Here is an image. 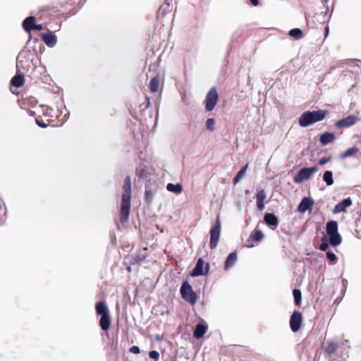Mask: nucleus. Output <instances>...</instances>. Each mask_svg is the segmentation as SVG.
Instances as JSON below:
<instances>
[{
  "label": "nucleus",
  "mask_w": 361,
  "mask_h": 361,
  "mask_svg": "<svg viewBox=\"0 0 361 361\" xmlns=\"http://www.w3.org/2000/svg\"><path fill=\"white\" fill-rule=\"evenodd\" d=\"M123 190V193L122 195L121 206V220L126 221L129 217L130 209L131 180L129 176H127L125 179Z\"/></svg>",
  "instance_id": "1"
},
{
  "label": "nucleus",
  "mask_w": 361,
  "mask_h": 361,
  "mask_svg": "<svg viewBox=\"0 0 361 361\" xmlns=\"http://www.w3.org/2000/svg\"><path fill=\"white\" fill-rule=\"evenodd\" d=\"M327 111L324 110L307 111L300 116L298 119V123L301 127H307L316 122L324 120Z\"/></svg>",
  "instance_id": "2"
},
{
  "label": "nucleus",
  "mask_w": 361,
  "mask_h": 361,
  "mask_svg": "<svg viewBox=\"0 0 361 361\" xmlns=\"http://www.w3.org/2000/svg\"><path fill=\"white\" fill-rule=\"evenodd\" d=\"M97 314L101 315L99 325L102 330L106 331L111 325L109 311L104 302H99L96 305Z\"/></svg>",
  "instance_id": "3"
},
{
  "label": "nucleus",
  "mask_w": 361,
  "mask_h": 361,
  "mask_svg": "<svg viewBox=\"0 0 361 361\" xmlns=\"http://www.w3.org/2000/svg\"><path fill=\"white\" fill-rule=\"evenodd\" d=\"M326 232L329 236L330 244L333 246H337L341 244L342 238L338 231V223L335 221H331L326 224Z\"/></svg>",
  "instance_id": "4"
},
{
  "label": "nucleus",
  "mask_w": 361,
  "mask_h": 361,
  "mask_svg": "<svg viewBox=\"0 0 361 361\" xmlns=\"http://www.w3.org/2000/svg\"><path fill=\"white\" fill-rule=\"evenodd\" d=\"M319 170L317 166L305 167L301 169L298 173L294 176L293 181L295 183H301L309 180L314 173Z\"/></svg>",
  "instance_id": "5"
},
{
  "label": "nucleus",
  "mask_w": 361,
  "mask_h": 361,
  "mask_svg": "<svg viewBox=\"0 0 361 361\" xmlns=\"http://www.w3.org/2000/svg\"><path fill=\"white\" fill-rule=\"evenodd\" d=\"M26 105L28 106L27 109V114L30 116H34L35 118L36 117L41 118L42 114H45V111L47 110V108L42 106V105H37L36 101L35 99H29Z\"/></svg>",
  "instance_id": "6"
},
{
  "label": "nucleus",
  "mask_w": 361,
  "mask_h": 361,
  "mask_svg": "<svg viewBox=\"0 0 361 361\" xmlns=\"http://www.w3.org/2000/svg\"><path fill=\"white\" fill-rule=\"evenodd\" d=\"M180 293L183 298L191 305L195 304L197 296L192 290L191 286L188 282H184L180 288Z\"/></svg>",
  "instance_id": "7"
},
{
  "label": "nucleus",
  "mask_w": 361,
  "mask_h": 361,
  "mask_svg": "<svg viewBox=\"0 0 361 361\" xmlns=\"http://www.w3.org/2000/svg\"><path fill=\"white\" fill-rule=\"evenodd\" d=\"M221 233V221L219 218L216 219V224L210 230V243L209 246L214 249L219 243Z\"/></svg>",
  "instance_id": "8"
},
{
  "label": "nucleus",
  "mask_w": 361,
  "mask_h": 361,
  "mask_svg": "<svg viewBox=\"0 0 361 361\" xmlns=\"http://www.w3.org/2000/svg\"><path fill=\"white\" fill-rule=\"evenodd\" d=\"M218 101V93L216 88H212L207 94L204 101L205 109L208 111H212Z\"/></svg>",
  "instance_id": "9"
},
{
  "label": "nucleus",
  "mask_w": 361,
  "mask_h": 361,
  "mask_svg": "<svg viewBox=\"0 0 361 361\" xmlns=\"http://www.w3.org/2000/svg\"><path fill=\"white\" fill-rule=\"evenodd\" d=\"M42 29L43 26L42 25L35 23V17L30 16L24 20V30L26 32L30 33L32 30H42Z\"/></svg>",
  "instance_id": "10"
},
{
  "label": "nucleus",
  "mask_w": 361,
  "mask_h": 361,
  "mask_svg": "<svg viewBox=\"0 0 361 361\" xmlns=\"http://www.w3.org/2000/svg\"><path fill=\"white\" fill-rule=\"evenodd\" d=\"M302 314L300 312H294L290 320V326L293 332H297L301 326Z\"/></svg>",
  "instance_id": "11"
},
{
  "label": "nucleus",
  "mask_w": 361,
  "mask_h": 361,
  "mask_svg": "<svg viewBox=\"0 0 361 361\" xmlns=\"http://www.w3.org/2000/svg\"><path fill=\"white\" fill-rule=\"evenodd\" d=\"M208 270L209 265L207 264L204 269V261L202 259H199L191 275L192 276H203L207 274Z\"/></svg>",
  "instance_id": "12"
},
{
  "label": "nucleus",
  "mask_w": 361,
  "mask_h": 361,
  "mask_svg": "<svg viewBox=\"0 0 361 361\" xmlns=\"http://www.w3.org/2000/svg\"><path fill=\"white\" fill-rule=\"evenodd\" d=\"M23 85V74L19 73V70H18L17 74L11 79V91L13 94H18V92L16 91V88L20 87Z\"/></svg>",
  "instance_id": "13"
},
{
  "label": "nucleus",
  "mask_w": 361,
  "mask_h": 361,
  "mask_svg": "<svg viewBox=\"0 0 361 361\" xmlns=\"http://www.w3.org/2000/svg\"><path fill=\"white\" fill-rule=\"evenodd\" d=\"M314 205V201L310 197H304L298 205V210L301 213L310 211Z\"/></svg>",
  "instance_id": "14"
},
{
  "label": "nucleus",
  "mask_w": 361,
  "mask_h": 361,
  "mask_svg": "<svg viewBox=\"0 0 361 361\" xmlns=\"http://www.w3.org/2000/svg\"><path fill=\"white\" fill-rule=\"evenodd\" d=\"M357 121V117L355 116H349L345 117L336 123L338 128H348L354 125Z\"/></svg>",
  "instance_id": "15"
},
{
  "label": "nucleus",
  "mask_w": 361,
  "mask_h": 361,
  "mask_svg": "<svg viewBox=\"0 0 361 361\" xmlns=\"http://www.w3.org/2000/svg\"><path fill=\"white\" fill-rule=\"evenodd\" d=\"M264 238L263 233L259 230H255L254 233L250 236V239H248L246 241L245 246L247 247H252L255 245L253 243L254 241L259 242L261 241Z\"/></svg>",
  "instance_id": "16"
},
{
  "label": "nucleus",
  "mask_w": 361,
  "mask_h": 361,
  "mask_svg": "<svg viewBox=\"0 0 361 361\" xmlns=\"http://www.w3.org/2000/svg\"><path fill=\"white\" fill-rule=\"evenodd\" d=\"M352 204V200L350 197L343 200L341 202L338 203L334 209V212L336 214L345 212V209Z\"/></svg>",
  "instance_id": "17"
},
{
  "label": "nucleus",
  "mask_w": 361,
  "mask_h": 361,
  "mask_svg": "<svg viewBox=\"0 0 361 361\" xmlns=\"http://www.w3.org/2000/svg\"><path fill=\"white\" fill-rule=\"evenodd\" d=\"M264 220L267 225L272 227V229H275L279 224L278 219L274 214L267 213Z\"/></svg>",
  "instance_id": "18"
},
{
  "label": "nucleus",
  "mask_w": 361,
  "mask_h": 361,
  "mask_svg": "<svg viewBox=\"0 0 361 361\" xmlns=\"http://www.w3.org/2000/svg\"><path fill=\"white\" fill-rule=\"evenodd\" d=\"M267 197V194L265 191L262 189L259 190L257 191L256 198H257V207L259 210L262 211L264 209V201Z\"/></svg>",
  "instance_id": "19"
},
{
  "label": "nucleus",
  "mask_w": 361,
  "mask_h": 361,
  "mask_svg": "<svg viewBox=\"0 0 361 361\" xmlns=\"http://www.w3.org/2000/svg\"><path fill=\"white\" fill-rule=\"evenodd\" d=\"M43 40L48 47H54L56 44L57 37L51 32L44 33L43 35Z\"/></svg>",
  "instance_id": "20"
},
{
  "label": "nucleus",
  "mask_w": 361,
  "mask_h": 361,
  "mask_svg": "<svg viewBox=\"0 0 361 361\" xmlns=\"http://www.w3.org/2000/svg\"><path fill=\"white\" fill-rule=\"evenodd\" d=\"M207 325L206 324L200 323L196 325L194 331V336L196 338H202L207 330Z\"/></svg>",
  "instance_id": "21"
},
{
  "label": "nucleus",
  "mask_w": 361,
  "mask_h": 361,
  "mask_svg": "<svg viewBox=\"0 0 361 361\" xmlns=\"http://www.w3.org/2000/svg\"><path fill=\"white\" fill-rule=\"evenodd\" d=\"M336 139V136L331 133H325L320 137V142L323 145H326L333 142Z\"/></svg>",
  "instance_id": "22"
},
{
  "label": "nucleus",
  "mask_w": 361,
  "mask_h": 361,
  "mask_svg": "<svg viewBox=\"0 0 361 361\" xmlns=\"http://www.w3.org/2000/svg\"><path fill=\"white\" fill-rule=\"evenodd\" d=\"M236 260H237V255H236V253H235V252L231 253L228 256V257H227V259H226V260L225 262L224 269L226 270H228L230 268H231L235 264Z\"/></svg>",
  "instance_id": "23"
},
{
  "label": "nucleus",
  "mask_w": 361,
  "mask_h": 361,
  "mask_svg": "<svg viewBox=\"0 0 361 361\" xmlns=\"http://www.w3.org/2000/svg\"><path fill=\"white\" fill-rule=\"evenodd\" d=\"M160 79L158 75L154 77L149 82V88L151 92H157L159 90Z\"/></svg>",
  "instance_id": "24"
},
{
  "label": "nucleus",
  "mask_w": 361,
  "mask_h": 361,
  "mask_svg": "<svg viewBox=\"0 0 361 361\" xmlns=\"http://www.w3.org/2000/svg\"><path fill=\"white\" fill-rule=\"evenodd\" d=\"M166 189L169 192H174L176 194H180L183 191V188L180 184L174 185L173 183H169L166 185Z\"/></svg>",
  "instance_id": "25"
},
{
  "label": "nucleus",
  "mask_w": 361,
  "mask_h": 361,
  "mask_svg": "<svg viewBox=\"0 0 361 361\" xmlns=\"http://www.w3.org/2000/svg\"><path fill=\"white\" fill-rule=\"evenodd\" d=\"M359 152V149L356 147H350L345 150L343 153L340 155L341 159H345L347 157H351Z\"/></svg>",
  "instance_id": "26"
},
{
  "label": "nucleus",
  "mask_w": 361,
  "mask_h": 361,
  "mask_svg": "<svg viewBox=\"0 0 361 361\" xmlns=\"http://www.w3.org/2000/svg\"><path fill=\"white\" fill-rule=\"evenodd\" d=\"M247 168H248V165L246 164L238 171V174L234 178V180H233L234 184H236L237 183H238L241 179H243L245 177Z\"/></svg>",
  "instance_id": "27"
},
{
  "label": "nucleus",
  "mask_w": 361,
  "mask_h": 361,
  "mask_svg": "<svg viewBox=\"0 0 361 361\" xmlns=\"http://www.w3.org/2000/svg\"><path fill=\"white\" fill-rule=\"evenodd\" d=\"M323 180L327 185H332L334 184L333 173L330 171H325L323 176Z\"/></svg>",
  "instance_id": "28"
},
{
  "label": "nucleus",
  "mask_w": 361,
  "mask_h": 361,
  "mask_svg": "<svg viewBox=\"0 0 361 361\" xmlns=\"http://www.w3.org/2000/svg\"><path fill=\"white\" fill-rule=\"evenodd\" d=\"M289 35L295 39H300L303 37V33L299 28H294L290 30L289 31Z\"/></svg>",
  "instance_id": "29"
},
{
  "label": "nucleus",
  "mask_w": 361,
  "mask_h": 361,
  "mask_svg": "<svg viewBox=\"0 0 361 361\" xmlns=\"http://www.w3.org/2000/svg\"><path fill=\"white\" fill-rule=\"evenodd\" d=\"M205 125L207 130L213 132L215 130L216 121L212 118H208L205 122Z\"/></svg>",
  "instance_id": "30"
},
{
  "label": "nucleus",
  "mask_w": 361,
  "mask_h": 361,
  "mask_svg": "<svg viewBox=\"0 0 361 361\" xmlns=\"http://www.w3.org/2000/svg\"><path fill=\"white\" fill-rule=\"evenodd\" d=\"M154 193L150 189H146L145 192V200L147 204H150L154 199Z\"/></svg>",
  "instance_id": "31"
},
{
  "label": "nucleus",
  "mask_w": 361,
  "mask_h": 361,
  "mask_svg": "<svg viewBox=\"0 0 361 361\" xmlns=\"http://www.w3.org/2000/svg\"><path fill=\"white\" fill-rule=\"evenodd\" d=\"M293 296L295 300V303L296 305H300L302 300L301 292L298 289H294L293 290Z\"/></svg>",
  "instance_id": "32"
},
{
  "label": "nucleus",
  "mask_w": 361,
  "mask_h": 361,
  "mask_svg": "<svg viewBox=\"0 0 361 361\" xmlns=\"http://www.w3.org/2000/svg\"><path fill=\"white\" fill-rule=\"evenodd\" d=\"M6 209L4 204L0 202V225L4 222V216L6 215Z\"/></svg>",
  "instance_id": "33"
},
{
  "label": "nucleus",
  "mask_w": 361,
  "mask_h": 361,
  "mask_svg": "<svg viewBox=\"0 0 361 361\" xmlns=\"http://www.w3.org/2000/svg\"><path fill=\"white\" fill-rule=\"evenodd\" d=\"M149 355L151 359L154 360H158L159 358V353L156 350L150 351Z\"/></svg>",
  "instance_id": "34"
},
{
  "label": "nucleus",
  "mask_w": 361,
  "mask_h": 361,
  "mask_svg": "<svg viewBox=\"0 0 361 361\" xmlns=\"http://www.w3.org/2000/svg\"><path fill=\"white\" fill-rule=\"evenodd\" d=\"M326 257L331 262H334L337 259L336 255L334 253L329 251L326 252Z\"/></svg>",
  "instance_id": "35"
},
{
  "label": "nucleus",
  "mask_w": 361,
  "mask_h": 361,
  "mask_svg": "<svg viewBox=\"0 0 361 361\" xmlns=\"http://www.w3.org/2000/svg\"><path fill=\"white\" fill-rule=\"evenodd\" d=\"M336 348V344L334 343H328V347H327V350L329 353H332L334 352Z\"/></svg>",
  "instance_id": "36"
},
{
  "label": "nucleus",
  "mask_w": 361,
  "mask_h": 361,
  "mask_svg": "<svg viewBox=\"0 0 361 361\" xmlns=\"http://www.w3.org/2000/svg\"><path fill=\"white\" fill-rule=\"evenodd\" d=\"M35 122H36V123H37L39 126H40V127H42V128H46V127L47 126V123H45L44 122H43L42 121H41V120H40V118H39V117H36V118H35Z\"/></svg>",
  "instance_id": "37"
},
{
  "label": "nucleus",
  "mask_w": 361,
  "mask_h": 361,
  "mask_svg": "<svg viewBox=\"0 0 361 361\" xmlns=\"http://www.w3.org/2000/svg\"><path fill=\"white\" fill-rule=\"evenodd\" d=\"M130 352L132 353H134V354H138V353H140V350L139 347H137V346H132L130 348Z\"/></svg>",
  "instance_id": "38"
},
{
  "label": "nucleus",
  "mask_w": 361,
  "mask_h": 361,
  "mask_svg": "<svg viewBox=\"0 0 361 361\" xmlns=\"http://www.w3.org/2000/svg\"><path fill=\"white\" fill-rule=\"evenodd\" d=\"M328 247H329V245L326 243H322L320 245V250L322 251H325L326 250L328 249Z\"/></svg>",
  "instance_id": "39"
},
{
  "label": "nucleus",
  "mask_w": 361,
  "mask_h": 361,
  "mask_svg": "<svg viewBox=\"0 0 361 361\" xmlns=\"http://www.w3.org/2000/svg\"><path fill=\"white\" fill-rule=\"evenodd\" d=\"M329 159L326 158V157H323L322 159H321L319 161V164L320 165H324L326 164L328 161H329Z\"/></svg>",
  "instance_id": "40"
},
{
  "label": "nucleus",
  "mask_w": 361,
  "mask_h": 361,
  "mask_svg": "<svg viewBox=\"0 0 361 361\" xmlns=\"http://www.w3.org/2000/svg\"><path fill=\"white\" fill-rule=\"evenodd\" d=\"M20 53L18 54V55L17 56V59H16V67H17V68H19L20 63H21V61H20Z\"/></svg>",
  "instance_id": "41"
},
{
  "label": "nucleus",
  "mask_w": 361,
  "mask_h": 361,
  "mask_svg": "<svg viewBox=\"0 0 361 361\" xmlns=\"http://www.w3.org/2000/svg\"><path fill=\"white\" fill-rule=\"evenodd\" d=\"M251 3L255 6H257L259 4L258 0H251Z\"/></svg>",
  "instance_id": "42"
},
{
  "label": "nucleus",
  "mask_w": 361,
  "mask_h": 361,
  "mask_svg": "<svg viewBox=\"0 0 361 361\" xmlns=\"http://www.w3.org/2000/svg\"><path fill=\"white\" fill-rule=\"evenodd\" d=\"M145 258V256H142V257H139L138 261L143 260Z\"/></svg>",
  "instance_id": "43"
},
{
  "label": "nucleus",
  "mask_w": 361,
  "mask_h": 361,
  "mask_svg": "<svg viewBox=\"0 0 361 361\" xmlns=\"http://www.w3.org/2000/svg\"><path fill=\"white\" fill-rule=\"evenodd\" d=\"M127 269H128V272H130V271H131V268H130V267H128Z\"/></svg>",
  "instance_id": "44"
},
{
  "label": "nucleus",
  "mask_w": 361,
  "mask_h": 361,
  "mask_svg": "<svg viewBox=\"0 0 361 361\" xmlns=\"http://www.w3.org/2000/svg\"><path fill=\"white\" fill-rule=\"evenodd\" d=\"M322 2H324V3H327V2H329V0H322Z\"/></svg>",
  "instance_id": "45"
}]
</instances>
